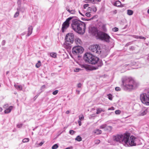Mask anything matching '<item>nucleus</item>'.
I'll return each instance as SVG.
<instances>
[{"label":"nucleus","mask_w":149,"mask_h":149,"mask_svg":"<svg viewBox=\"0 0 149 149\" xmlns=\"http://www.w3.org/2000/svg\"><path fill=\"white\" fill-rule=\"evenodd\" d=\"M84 59L86 62L90 64H95L97 63V66L94 68V70L98 69L103 65L102 61L99 60V58L89 53L85 54L84 56Z\"/></svg>","instance_id":"f257e3e1"},{"label":"nucleus","mask_w":149,"mask_h":149,"mask_svg":"<svg viewBox=\"0 0 149 149\" xmlns=\"http://www.w3.org/2000/svg\"><path fill=\"white\" fill-rule=\"evenodd\" d=\"M71 26L72 29L80 34H83L86 29L85 24L77 19H73Z\"/></svg>","instance_id":"f03ea898"},{"label":"nucleus","mask_w":149,"mask_h":149,"mask_svg":"<svg viewBox=\"0 0 149 149\" xmlns=\"http://www.w3.org/2000/svg\"><path fill=\"white\" fill-rule=\"evenodd\" d=\"M122 82L124 90L132 89L134 88L135 82L131 78L124 77L122 79Z\"/></svg>","instance_id":"7ed1b4c3"},{"label":"nucleus","mask_w":149,"mask_h":149,"mask_svg":"<svg viewBox=\"0 0 149 149\" xmlns=\"http://www.w3.org/2000/svg\"><path fill=\"white\" fill-rule=\"evenodd\" d=\"M90 31L91 33L93 35L95 36L100 35V38L102 40H104L107 42H109L110 40L111 39L110 36L107 34L102 32L99 33L97 29L95 27H92Z\"/></svg>","instance_id":"20e7f679"},{"label":"nucleus","mask_w":149,"mask_h":149,"mask_svg":"<svg viewBox=\"0 0 149 149\" xmlns=\"http://www.w3.org/2000/svg\"><path fill=\"white\" fill-rule=\"evenodd\" d=\"M127 137L126 134L123 135L121 134H117L113 136V139L115 142L124 144L125 143L127 142Z\"/></svg>","instance_id":"39448f33"},{"label":"nucleus","mask_w":149,"mask_h":149,"mask_svg":"<svg viewBox=\"0 0 149 149\" xmlns=\"http://www.w3.org/2000/svg\"><path fill=\"white\" fill-rule=\"evenodd\" d=\"M127 142L125 143L124 144L127 145H129L130 146H136L138 145L137 141L138 139L137 138L132 136L130 137L129 135H127Z\"/></svg>","instance_id":"423d86ee"},{"label":"nucleus","mask_w":149,"mask_h":149,"mask_svg":"<svg viewBox=\"0 0 149 149\" xmlns=\"http://www.w3.org/2000/svg\"><path fill=\"white\" fill-rule=\"evenodd\" d=\"M140 99L142 103L147 105H149V91L146 93H143L141 94Z\"/></svg>","instance_id":"0eeeda50"},{"label":"nucleus","mask_w":149,"mask_h":149,"mask_svg":"<svg viewBox=\"0 0 149 149\" xmlns=\"http://www.w3.org/2000/svg\"><path fill=\"white\" fill-rule=\"evenodd\" d=\"M84 50L83 48L81 46H78L74 47L72 49V52L74 55H77L79 54L82 53Z\"/></svg>","instance_id":"6e6552de"},{"label":"nucleus","mask_w":149,"mask_h":149,"mask_svg":"<svg viewBox=\"0 0 149 149\" xmlns=\"http://www.w3.org/2000/svg\"><path fill=\"white\" fill-rule=\"evenodd\" d=\"M65 43L70 45L73 42L74 40V35L72 33L67 34L65 38Z\"/></svg>","instance_id":"1a4fd4ad"},{"label":"nucleus","mask_w":149,"mask_h":149,"mask_svg":"<svg viewBox=\"0 0 149 149\" xmlns=\"http://www.w3.org/2000/svg\"><path fill=\"white\" fill-rule=\"evenodd\" d=\"M89 49L93 52L98 54H100L101 53L100 47L97 45L91 46Z\"/></svg>","instance_id":"9d476101"},{"label":"nucleus","mask_w":149,"mask_h":149,"mask_svg":"<svg viewBox=\"0 0 149 149\" xmlns=\"http://www.w3.org/2000/svg\"><path fill=\"white\" fill-rule=\"evenodd\" d=\"M73 18V17H70L67 18L66 21L63 23L62 26V30L63 32L64 30L66 29L69 25V22Z\"/></svg>","instance_id":"9b49d317"},{"label":"nucleus","mask_w":149,"mask_h":149,"mask_svg":"<svg viewBox=\"0 0 149 149\" xmlns=\"http://www.w3.org/2000/svg\"><path fill=\"white\" fill-rule=\"evenodd\" d=\"M65 9L67 11H68L71 14H74L75 13L76 11L75 10H70V7L68 6L65 7Z\"/></svg>","instance_id":"f8f14e48"},{"label":"nucleus","mask_w":149,"mask_h":149,"mask_svg":"<svg viewBox=\"0 0 149 149\" xmlns=\"http://www.w3.org/2000/svg\"><path fill=\"white\" fill-rule=\"evenodd\" d=\"M147 113V110L146 108L143 109L139 113V115L144 116L146 115Z\"/></svg>","instance_id":"ddd939ff"},{"label":"nucleus","mask_w":149,"mask_h":149,"mask_svg":"<svg viewBox=\"0 0 149 149\" xmlns=\"http://www.w3.org/2000/svg\"><path fill=\"white\" fill-rule=\"evenodd\" d=\"M33 29V27L31 26H29L28 28V33L27 36H29L31 34L32 32V30Z\"/></svg>","instance_id":"4468645a"},{"label":"nucleus","mask_w":149,"mask_h":149,"mask_svg":"<svg viewBox=\"0 0 149 149\" xmlns=\"http://www.w3.org/2000/svg\"><path fill=\"white\" fill-rule=\"evenodd\" d=\"M114 5L115 6L118 7H123V6L121 4V2L119 1H116L114 4Z\"/></svg>","instance_id":"2eb2a0df"},{"label":"nucleus","mask_w":149,"mask_h":149,"mask_svg":"<svg viewBox=\"0 0 149 149\" xmlns=\"http://www.w3.org/2000/svg\"><path fill=\"white\" fill-rule=\"evenodd\" d=\"M13 108V107L10 106L9 107L8 109H6L4 111L5 113H8L10 112Z\"/></svg>","instance_id":"dca6fc26"},{"label":"nucleus","mask_w":149,"mask_h":149,"mask_svg":"<svg viewBox=\"0 0 149 149\" xmlns=\"http://www.w3.org/2000/svg\"><path fill=\"white\" fill-rule=\"evenodd\" d=\"M102 131L99 129H96L94 131L93 133L94 134L97 135L100 134L102 133Z\"/></svg>","instance_id":"f3484780"},{"label":"nucleus","mask_w":149,"mask_h":149,"mask_svg":"<svg viewBox=\"0 0 149 149\" xmlns=\"http://www.w3.org/2000/svg\"><path fill=\"white\" fill-rule=\"evenodd\" d=\"M74 42L77 45L80 44L81 43V41L79 38H76L74 39Z\"/></svg>","instance_id":"a211bd4d"},{"label":"nucleus","mask_w":149,"mask_h":149,"mask_svg":"<svg viewBox=\"0 0 149 149\" xmlns=\"http://www.w3.org/2000/svg\"><path fill=\"white\" fill-rule=\"evenodd\" d=\"M81 67L82 68H84L87 70H90L89 67L86 64H83L81 65Z\"/></svg>","instance_id":"6ab92c4d"},{"label":"nucleus","mask_w":149,"mask_h":149,"mask_svg":"<svg viewBox=\"0 0 149 149\" xmlns=\"http://www.w3.org/2000/svg\"><path fill=\"white\" fill-rule=\"evenodd\" d=\"M97 112H96V114H99L101 112L103 111L104 112V111L101 108H97L96 109Z\"/></svg>","instance_id":"aec40b11"},{"label":"nucleus","mask_w":149,"mask_h":149,"mask_svg":"<svg viewBox=\"0 0 149 149\" xmlns=\"http://www.w3.org/2000/svg\"><path fill=\"white\" fill-rule=\"evenodd\" d=\"M14 86L18 90H21L22 89V86L21 85L19 86L15 85Z\"/></svg>","instance_id":"412c9836"},{"label":"nucleus","mask_w":149,"mask_h":149,"mask_svg":"<svg viewBox=\"0 0 149 149\" xmlns=\"http://www.w3.org/2000/svg\"><path fill=\"white\" fill-rule=\"evenodd\" d=\"M133 13V11L130 10H127V14L129 15H132Z\"/></svg>","instance_id":"4be33fe9"},{"label":"nucleus","mask_w":149,"mask_h":149,"mask_svg":"<svg viewBox=\"0 0 149 149\" xmlns=\"http://www.w3.org/2000/svg\"><path fill=\"white\" fill-rule=\"evenodd\" d=\"M75 140L78 141H80L82 140V138L79 136H78L75 139Z\"/></svg>","instance_id":"5701e85b"},{"label":"nucleus","mask_w":149,"mask_h":149,"mask_svg":"<svg viewBox=\"0 0 149 149\" xmlns=\"http://www.w3.org/2000/svg\"><path fill=\"white\" fill-rule=\"evenodd\" d=\"M112 127L111 126H106V129H105V130H108L109 131H111L112 130Z\"/></svg>","instance_id":"b1692460"},{"label":"nucleus","mask_w":149,"mask_h":149,"mask_svg":"<svg viewBox=\"0 0 149 149\" xmlns=\"http://www.w3.org/2000/svg\"><path fill=\"white\" fill-rule=\"evenodd\" d=\"M56 54L55 53H51L50 54V56L53 58H55L56 57Z\"/></svg>","instance_id":"393cba45"},{"label":"nucleus","mask_w":149,"mask_h":149,"mask_svg":"<svg viewBox=\"0 0 149 149\" xmlns=\"http://www.w3.org/2000/svg\"><path fill=\"white\" fill-rule=\"evenodd\" d=\"M41 62L40 61H38L36 65V66L37 68H39L41 65Z\"/></svg>","instance_id":"a878e982"},{"label":"nucleus","mask_w":149,"mask_h":149,"mask_svg":"<svg viewBox=\"0 0 149 149\" xmlns=\"http://www.w3.org/2000/svg\"><path fill=\"white\" fill-rule=\"evenodd\" d=\"M17 3L19 6V8H20L21 7V0H18Z\"/></svg>","instance_id":"bb28decb"},{"label":"nucleus","mask_w":149,"mask_h":149,"mask_svg":"<svg viewBox=\"0 0 149 149\" xmlns=\"http://www.w3.org/2000/svg\"><path fill=\"white\" fill-rule=\"evenodd\" d=\"M29 139L28 138H25L23 140L22 142L23 143L29 141Z\"/></svg>","instance_id":"cd10ccee"},{"label":"nucleus","mask_w":149,"mask_h":149,"mask_svg":"<svg viewBox=\"0 0 149 149\" xmlns=\"http://www.w3.org/2000/svg\"><path fill=\"white\" fill-rule=\"evenodd\" d=\"M19 14V11L18 10V9L17 10V11L15 13L14 15V17H16L18 16Z\"/></svg>","instance_id":"c85d7f7f"},{"label":"nucleus","mask_w":149,"mask_h":149,"mask_svg":"<svg viewBox=\"0 0 149 149\" xmlns=\"http://www.w3.org/2000/svg\"><path fill=\"white\" fill-rule=\"evenodd\" d=\"M58 147V146L57 144L54 145L52 147V149H56Z\"/></svg>","instance_id":"c756f323"},{"label":"nucleus","mask_w":149,"mask_h":149,"mask_svg":"<svg viewBox=\"0 0 149 149\" xmlns=\"http://www.w3.org/2000/svg\"><path fill=\"white\" fill-rule=\"evenodd\" d=\"M106 126L107 125H103L100 126V128L101 129H104L105 130V129H106Z\"/></svg>","instance_id":"7c9ffc66"},{"label":"nucleus","mask_w":149,"mask_h":149,"mask_svg":"<svg viewBox=\"0 0 149 149\" xmlns=\"http://www.w3.org/2000/svg\"><path fill=\"white\" fill-rule=\"evenodd\" d=\"M81 70V69L79 68H76L74 69V71L75 72H79Z\"/></svg>","instance_id":"2f4dec72"},{"label":"nucleus","mask_w":149,"mask_h":149,"mask_svg":"<svg viewBox=\"0 0 149 149\" xmlns=\"http://www.w3.org/2000/svg\"><path fill=\"white\" fill-rule=\"evenodd\" d=\"M108 98L109 99V100H111L112 99V95L111 94H109L108 95Z\"/></svg>","instance_id":"473e14b6"},{"label":"nucleus","mask_w":149,"mask_h":149,"mask_svg":"<svg viewBox=\"0 0 149 149\" xmlns=\"http://www.w3.org/2000/svg\"><path fill=\"white\" fill-rule=\"evenodd\" d=\"M116 114H119L121 113V111L119 110H116L115 112Z\"/></svg>","instance_id":"72a5a7b5"},{"label":"nucleus","mask_w":149,"mask_h":149,"mask_svg":"<svg viewBox=\"0 0 149 149\" xmlns=\"http://www.w3.org/2000/svg\"><path fill=\"white\" fill-rule=\"evenodd\" d=\"M79 119L80 120H83L84 119V116L83 115H80L79 116Z\"/></svg>","instance_id":"f704fd0d"},{"label":"nucleus","mask_w":149,"mask_h":149,"mask_svg":"<svg viewBox=\"0 0 149 149\" xmlns=\"http://www.w3.org/2000/svg\"><path fill=\"white\" fill-rule=\"evenodd\" d=\"M69 133L70 134L73 135L75 133V132L73 130H71L70 131Z\"/></svg>","instance_id":"c9c22d12"},{"label":"nucleus","mask_w":149,"mask_h":149,"mask_svg":"<svg viewBox=\"0 0 149 149\" xmlns=\"http://www.w3.org/2000/svg\"><path fill=\"white\" fill-rule=\"evenodd\" d=\"M58 92V90H56L53 91L52 93V94L54 95H56Z\"/></svg>","instance_id":"e433bc0d"},{"label":"nucleus","mask_w":149,"mask_h":149,"mask_svg":"<svg viewBox=\"0 0 149 149\" xmlns=\"http://www.w3.org/2000/svg\"><path fill=\"white\" fill-rule=\"evenodd\" d=\"M100 142V141L98 139L96 140L95 141V143L96 144H98Z\"/></svg>","instance_id":"4c0bfd02"},{"label":"nucleus","mask_w":149,"mask_h":149,"mask_svg":"<svg viewBox=\"0 0 149 149\" xmlns=\"http://www.w3.org/2000/svg\"><path fill=\"white\" fill-rule=\"evenodd\" d=\"M118 29L117 27H115L112 29V30L114 32H116L118 31Z\"/></svg>","instance_id":"58836bf2"},{"label":"nucleus","mask_w":149,"mask_h":149,"mask_svg":"<svg viewBox=\"0 0 149 149\" xmlns=\"http://www.w3.org/2000/svg\"><path fill=\"white\" fill-rule=\"evenodd\" d=\"M115 89L116 91H120L121 88L118 87H117L115 88Z\"/></svg>","instance_id":"ea45409f"},{"label":"nucleus","mask_w":149,"mask_h":149,"mask_svg":"<svg viewBox=\"0 0 149 149\" xmlns=\"http://www.w3.org/2000/svg\"><path fill=\"white\" fill-rule=\"evenodd\" d=\"M22 124H19L17 125V126L18 128H20L22 127Z\"/></svg>","instance_id":"a19ab883"},{"label":"nucleus","mask_w":149,"mask_h":149,"mask_svg":"<svg viewBox=\"0 0 149 149\" xmlns=\"http://www.w3.org/2000/svg\"><path fill=\"white\" fill-rule=\"evenodd\" d=\"M88 1H92V3H93L95 4L97 3V2H96V0H93L92 1L91 0H88Z\"/></svg>","instance_id":"79ce46f5"},{"label":"nucleus","mask_w":149,"mask_h":149,"mask_svg":"<svg viewBox=\"0 0 149 149\" xmlns=\"http://www.w3.org/2000/svg\"><path fill=\"white\" fill-rule=\"evenodd\" d=\"M88 6H89V5L88 4H85L84 5V9H86L87 7Z\"/></svg>","instance_id":"37998d69"},{"label":"nucleus","mask_w":149,"mask_h":149,"mask_svg":"<svg viewBox=\"0 0 149 149\" xmlns=\"http://www.w3.org/2000/svg\"><path fill=\"white\" fill-rule=\"evenodd\" d=\"M86 15L88 17H90L91 16V14L90 13H86Z\"/></svg>","instance_id":"c03bdc74"},{"label":"nucleus","mask_w":149,"mask_h":149,"mask_svg":"<svg viewBox=\"0 0 149 149\" xmlns=\"http://www.w3.org/2000/svg\"><path fill=\"white\" fill-rule=\"evenodd\" d=\"M139 39H143V40H145L146 38L144 37H143L142 36H139Z\"/></svg>","instance_id":"a18cd8bd"},{"label":"nucleus","mask_w":149,"mask_h":149,"mask_svg":"<svg viewBox=\"0 0 149 149\" xmlns=\"http://www.w3.org/2000/svg\"><path fill=\"white\" fill-rule=\"evenodd\" d=\"M92 10H93L94 12H96V11H97V8L96 7L93 8H92Z\"/></svg>","instance_id":"49530a36"},{"label":"nucleus","mask_w":149,"mask_h":149,"mask_svg":"<svg viewBox=\"0 0 149 149\" xmlns=\"http://www.w3.org/2000/svg\"><path fill=\"white\" fill-rule=\"evenodd\" d=\"M44 141H42L39 144V145L40 146H41L44 143Z\"/></svg>","instance_id":"de8ad7c7"},{"label":"nucleus","mask_w":149,"mask_h":149,"mask_svg":"<svg viewBox=\"0 0 149 149\" xmlns=\"http://www.w3.org/2000/svg\"><path fill=\"white\" fill-rule=\"evenodd\" d=\"M133 37L135 38L139 39V36H134Z\"/></svg>","instance_id":"09e8293b"},{"label":"nucleus","mask_w":149,"mask_h":149,"mask_svg":"<svg viewBox=\"0 0 149 149\" xmlns=\"http://www.w3.org/2000/svg\"><path fill=\"white\" fill-rule=\"evenodd\" d=\"M6 41L5 40H3L2 42V45H4Z\"/></svg>","instance_id":"8fccbe9b"},{"label":"nucleus","mask_w":149,"mask_h":149,"mask_svg":"<svg viewBox=\"0 0 149 149\" xmlns=\"http://www.w3.org/2000/svg\"><path fill=\"white\" fill-rule=\"evenodd\" d=\"M81 86V83H79L77 84V87L78 88H80Z\"/></svg>","instance_id":"3c124183"},{"label":"nucleus","mask_w":149,"mask_h":149,"mask_svg":"<svg viewBox=\"0 0 149 149\" xmlns=\"http://www.w3.org/2000/svg\"><path fill=\"white\" fill-rule=\"evenodd\" d=\"M8 107V104H6L4 105L3 107L4 108H6Z\"/></svg>","instance_id":"603ef678"},{"label":"nucleus","mask_w":149,"mask_h":149,"mask_svg":"<svg viewBox=\"0 0 149 149\" xmlns=\"http://www.w3.org/2000/svg\"><path fill=\"white\" fill-rule=\"evenodd\" d=\"M78 123H79V126H81V120H79L78 121Z\"/></svg>","instance_id":"864d4df0"},{"label":"nucleus","mask_w":149,"mask_h":149,"mask_svg":"<svg viewBox=\"0 0 149 149\" xmlns=\"http://www.w3.org/2000/svg\"><path fill=\"white\" fill-rule=\"evenodd\" d=\"M114 110V108L113 107H111L110 108H109L108 109V110Z\"/></svg>","instance_id":"5fc2aeb1"},{"label":"nucleus","mask_w":149,"mask_h":149,"mask_svg":"<svg viewBox=\"0 0 149 149\" xmlns=\"http://www.w3.org/2000/svg\"><path fill=\"white\" fill-rule=\"evenodd\" d=\"M45 86L44 85H43L41 86V89H44L45 88Z\"/></svg>","instance_id":"6e6d98bb"},{"label":"nucleus","mask_w":149,"mask_h":149,"mask_svg":"<svg viewBox=\"0 0 149 149\" xmlns=\"http://www.w3.org/2000/svg\"><path fill=\"white\" fill-rule=\"evenodd\" d=\"M70 113V111H66V113L67 114H68L69 113Z\"/></svg>","instance_id":"4d7b16f0"},{"label":"nucleus","mask_w":149,"mask_h":149,"mask_svg":"<svg viewBox=\"0 0 149 149\" xmlns=\"http://www.w3.org/2000/svg\"><path fill=\"white\" fill-rule=\"evenodd\" d=\"M79 13L82 16H84V15H83V14H82L80 11L79 10Z\"/></svg>","instance_id":"13d9d810"},{"label":"nucleus","mask_w":149,"mask_h":149,"mask_svg":"<svg viewBox=\"0 0 149 149\" xmlns=\"http://www.w3.org/2000/svg\"><path fill=\"white\" fill-rule=\"evenodd\" d=\"M101 0H96V2H97V3L98 2H99L101 1Z\"/></svg>","instance_id":"bf43d9fd"},{"label":"nucleus","mask_w":149,"mask_h":149,"mask_svg":"<svg viewBox=\"0 0 149 149\" xmlns=\"http://www.w3.org/2000/svg\"><path fill=\"white\" fill-rule=\"evenodd\" d=\"M38 95H36V96L34 98H37L38 97Z\"/></svg>","instance_id":"052dcab7"},{"label":"nucleus","mask_w":149,"mask_h":149,"mask_svg":"<svg viewBox=\"0 0 149 149\" xmlns=\"http://www.w3.org/2000/svg\"><path fill=\"white\" fill-rule=\"evenodd\" d=\"M91 8H90V7H88V10H91Z\"/></svg>","instance_id":"680f3d73"},{"label":"nucleus","mask_w":149,"mask_h":149,"mask_svg":"<svg viewBox=\"0 0 149 149\" xmlns=\"http://www.w3.org/2000/svg\"><path fill=\"white\" fill-rule=\"evenodd\" d=\"M2 110V109L1 108H0V111H1Z\"/></svg>","instance_id":"e2e57ef3"},{"label":"nucleus","mask_w":149,"mask_h":149,"mask_svg":"<svg viewBox=\"0 0 149 149\" xmlns=\"http://www.w3.org/2000/svg\"><path fill=\"white\" fill-rule=\"evenodd\" d=\"M9 72V71H8L6 72V74H8Z\"/></svg>","instance_id":"0e129e2a"},{"label":"nucleus","mask_w":149,"mask_h":149,"mask_svg":"<svg viewBox=\"0 0 149 149\" xmlns=\"http://www.w3.org/2000/svg\"><path fill=\"white\" fill-rule=\"evenodd\" d=\"M114 13H116V10H115L114 11Z\"/></svg>","instance_id":"69168bd1"},{"label":"nucleus","mask_w":149,"mask_h":149,"mask_svg":"<svg viewBox=\"0 0 149 149\" xmlns=\"http://www.w3.org/2000/svg\"><path fill=\"white\" fill-rule=\"evenodd\" d=\"M148 13L149 14V9L148 10Z\"/></svg>","instance_id":"338daca9"},{"label":"nucleus","mask_w":149,"mask_h":149,"mask_svg":"<svg viewBox=\"0 0 149 149\" xmlns=\"http://www.w3.org/2000/svg\"><path fill=\"white\" fill-rule=\"evenodd\" d=\"M83 20H86V21H88V20H87L86 19H83Z\"/></svg>","instance_id":"774afa93"}]
</instances>
